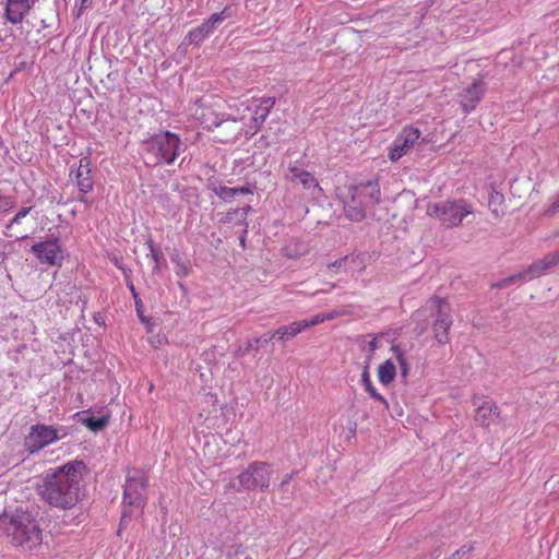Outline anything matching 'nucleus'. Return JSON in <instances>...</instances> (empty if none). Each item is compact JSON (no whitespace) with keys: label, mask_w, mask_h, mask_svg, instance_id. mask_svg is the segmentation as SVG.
<instances>
[{"label":"nucleus","mask_w":559,"mask_h":559,"mask_svg":"<svg viewBox=\"0 0 559 559\" xmlns=\"http://www.w3.org/2000/svg\"><path fill=\"white\" fill-rule=\"evenodd\" d=\"M32 211V206H24L20 209V211L12 217L10 221V224L8 227H11L12 225H19L21 224L22 219L27 216Z\"/></svg>","instance_id":"nucleus-32"},{"label":"nucleus","mask_w":559,"mask_h":559,"mask_svg":"<svg viewBox=\"0 0 559 559\" xmlns=\"http://www.w3.org/2000/svg\"><path fill=\"white\" fill-rule=\"evenodd\" d=\"M427 214L448 227L459 226L464 217L472 214V209L465 200H445L430 203Z\"/></svg>","instance_id":"nucleus-7"},{"label":"nucleus","mask_w":559,"mask_h":559,"mask_svg":"<svg viewBox=\"0 0 559 559\" xmlns=\"http://www.w3.org/2000/svg\"><path fill=\"white\" fill-rule=\"evenodd\" d=\"M287 178L293 183L302 186L305 190H310L313 197H318L322 192L314 176L306 170L297 160L288 166Z\"/></svg>","instance_id":"nucleus-13"},{"label":"nucleus","mask_w":559,"mask_h":559,"mask_svg":"<svg viewBox=\"0 0 559 559\" xmlns=\"http://www.w3.org/2000/svg\"><path fill=\"white\" fill-rule=\"evenodd\" d=\"M38 0H5L3 19L5 23L22 24Z\"/></svg>","instance_id":"nucleus-14"},{"label":"nucleus","mask_w":559,"mask_h":559,"mask_svg":"<svg viewBox=\"0 0 559 559\" xmlns=\"http://www.w3.org/2000/svg\"><path fill=\"white\" fill-rule=\"evenodd\" d=\"M370 336H371V340L364 341V345H362V350H366L369 354L367 356V361H366V362H368V365L370 364L377 349L380 347V340H381V335H370Z\"/></svg>","instance_id":"nucleus-26"},{"label":"nucleus","mask_w":559,"mask_h":559,"mask_svg":"<svg viewBox=\"0 0 559 559\" xmlns=\"http://www.w3.org/2000/svg\"><path fill=\"white\" fill-rule=\"evenodd\" d=\"M498 416V406L490 401H485L483 404L478 405L475 414V420L479 426L488 427Z\"/></svg>","instance_id":"nucleus-17"},{"label":"nucleus","mask_w":559,"mask_h":559,"mask_svg":"<svg viewBox=\"0 0 559 559\" xmlns=\"http://www.w3.org/2000/svg\"><path fill=\"white\" fill-rule=\"evenodd\" d=\"M3 210L8 211L14 207V201L10 198H3Z\"/></svg>","instance_id":"nucleus-42"},{"label":"nucleus","mask_w":559,"mask_h":559,"mask_svg":"<svg viewBox=\"0 0 559 559\" xmlns=\"http://www.w3.org/2000/svg\"><path fill=\"white\" fill-rule=\"evenodd\" d=\"M214 31L210 27V25L204 21L198 27L192 28L186 36L185 40L188 45L199 46L206 38H209Z\"/></svg>","instance_id":"nucleus-18"},{"label":"nucleus","mask_w":559,"mask_h":559,"mask_svg":"<svg viewBox=\"0 0 559 559\" xmlns=\"http://www.w3.org/2000/svg\"><path fill=\"white\" fill-rule=\"evenodd\" d=\"M559 212V192L555 195L554 201L546 211V214L554 215Z\"/></svg>","instance_id":"nucleus-34"},{"label":"nucleus","mask_w":559,"mask_h":559,"mask_svg":"<svg viewBox=\"0 0 559 559\" xmlns=\"http://www.w3.org/2000/svg\"><path fill=\"white\" fill-rule=\"evenodd\" d=\"M31 251L39 263L48 266H60L63 260L61 243L58 238L36 242L32 246Z\"/></svg>","instance_id":"nucleus-11"},{"label":"nucleus","mask_w":559,"mask_h":559,"mask_svg":"<svg viewBox=\"0 0 559 559\" xmlns=\"http://www.w3.org/2000/svg\"><path fill=\"white\" fill-rule=\"evenodd\" d=\"M94 320L99 325L105 324V320L100 313L95 314Z\"/></svg>","instance_id":"nucleus-44"},{"label":"nucleus","mask_w":559,"mask_h":559,"mask_svg":"<svg viewBox=\"0 0 559 559\" xmlns=\"http://www.w3.org/2000/svg\"><path fill=\"white\" fill-rule=\"evenodd\" d=\"M234 191H235V197L240 195V194L252 193V189L250 187L234 188Z\"/></svg>","instance_id":"nucleus-39"},{"label":"nucleus","mask_w":559,"mask_h":559,"mask_svg":"<svg viewBox=\"0 0 559 559\" xmlns=\"http://www.w3.org/2000/svg\"><path fill=\"white\" fill-rule=\"evenodd\" d=\"M3 41H4L3 37L0 36V47L2 46Z\"/></svg>","instance_id":"nucleus-47"},{"label":"nucleus","mask_w":559,"mask_h":559,"mask_svg":"<svg viewBox=\"0 0 559 559\" xmlns=\"http://www.w3.org/2000/svg\"><path fill=\"white\" fill-rule=\"evenodd\" d=\"M301 322L304 324L305 330H307V329H309L311 326L318 325V324L323 323L325 321H324L323 314L322 313H318V314L313 316L310 319L301 320Z\"/></svg>","instance_id":"nucleus-33"},{"label":"nucleus","mask_w":559,"mask_h":559,"mask_svg":"<svg viewBox=\"0 0 559 559\" xmlns=\"http://www.w3.org/2000/svg\"><path fill=\"white\" fill-rule=\"evenodd\" d=\"M354 261H355V259L353 257L352 258L344 257L343 259H340V260L334 261L333 263H330L328 265V267L333 272H335L336 270L342 269V267L344 269V271L348 272V271H353V267L349 266L348 264H349V262H354Z\"/></svg>","instance_id":"nucleus-28"},{"label":"nucleus","mask_w":559,"mask_h":559,"mask_svg":"<svg viewBox=\"0 0 559 559\" xmlns=\"http://www.w3.org/2000/svg\"><path fill=\"white\" fill-rule=\"evenodd\" d=\"M486 92V83L483 78H478L473 81V83L467 86L464 92L461 94V106L465 114H469L476 107V105L481 100L484 94Z\"/></svg>","instance_id":"nucleus-15"},{"label":"nucleus","mask_w":559,"mask_h":559,"mask_svg":"<svg viewBox=\"0 0 559 559\" xmlns=\"http://www.w3.org/2000/svg\"><path fill=\"white\" fill-rule=\"evenodd\" d=\"M557 264H559V251L550 252L546 254L540 261L532 263L526 270L512 276L506 277L493 286L501 288L518 282H526L533 280L543 275L546 271L556 266Z\"/></svg>","instance_id":"nucleus-9"},{"label":"nucleus","mask_w":559,"mask_h":559,"mask_svg":"<svg viewBox=\"0 0 559 559\" xmlns=\"http://www.w3.org/2000/svg\"><path fill=\"white\" fill-rule=\"evenodd\" d=\"M86 466L83 461H71L48 473L39 495L53 508L68 510L75 507L81 497V481Z\"/></svg>","instance_id":"nucleus-1"},{"label":"nucleus","mask_w":559,"mask_h":559,"mask_svg":"<svg viewBox=\"0 0 559 559\" xmlns=\"http://www.w3.org/2000/svg\"><path fill=\"white\" fill-rule=\"evenodd\" d=\"M274 104H275L274 97H263L260 99V103H259L260 106H264V108L269 109L270 111L273 108Z\"/></svg>","instance_id":"nucleus-36"},{"label":"nucleus","mask_w":559,"mask_h":559,"mask_svg":"<svg viewBox=\"0 0 559 559\" xmlns=\"http://www.w3.org/2000/svg\"><path fill=\"white\" fill-rule=\"evenodd\" d=\"M148 478L143 471L129 469L123 490V502L130 508L124 510L122 520L132 514L131 508L141 511L146 503V487Z\"/></svg>","instance_id":"nucleus-6"},{"label":"nucleus","mask_w":559,"mask_h":559,"mask_svg":"<svg viewBox=\"0 0 559 559\" xmlns=\"http://www.w3.org/2000/svg\"><path fill=\"white\" fill-rule=\"evenodd\" d=\"M345 216L353 222H361L366 217V209L378 204L381 191L377 182L368 181L359 186H349L340 190Z\"/></svg>","instance_id":"nucleus-3"},{"label":"nucleus","mask_w":559,"mask_h":559,"mask_svg":"<svg viewBox=\"0 0 559 559\" xmlns=\"http://www.w3.org/2000/svg\"><path fill=\"white\" fill-rule=\"evenodd\" d=\"M503 201V194L499 193V192H493L490 197V201L489 203L492 204V203H497V204H501Z\"/></svg>","instance_id":"nucleus-38"},{"label":"nucleus","mask_w":559,"mask_h":559,"mask_svg":"<svg viewBox=\"0 0 559 559\" xmlns=\"http://www.w3.org/2000/svg\"><path fill=\"white\" fill-rule=\"evenodd\" d=\"M127 286H128V288L130 289V292H131V294H132L133 299H138L139 294L136 293V290H135V288H134L133 283H132V282H129V283L127 284Z\"/></svg>","instance_id":"nucleus-43"},{"label":"nucleus","mask_w":559,"mask_h":559,"mask_svg":"<svg viewBox=\"0 0 559 559\" xmlns=\"http://www.w3.org/2000/svg\"><path fill=\"white\" fill-rule=\"evenodd\" d=\"M0 526L11 537L12 544L23 551H34L41 546L43 531L38 522L26 512L1 518Z\"/></svg>","instance_id":"nucleus-2"},{"label":"nucleus","mask_w":559,"mask_h":559,"mask_svg":"<svg viewBox=\"0 0 559 559\" xmlns=\"http://www.w3.org/2000/svg\"><path fill=\"white\" fill-rule=\"evenodd\" d=\"M60 439L59 429L56 427L35 424L25 436L23 447L28 454H35Z\"/></svg>","instance_id":"nucleus-8"},{"label":"nucleus","mask_w":559,"mask_h":559,"mask_svg":"<svg viewBox=\"0 0 559 559\" xmlns=\"http://www.w3.org/2000/svg\"><path fill=\"white\" fill-rule=\"evenodd\" d=\"M146 245L150 251L147 253V258H150L153 262L152 271L154 274H157L160 271V261L164 260V253L159 249L155 248L152 241H147Z\"/></svg>","instance_id":"nucleus-25"},{"label":"nucleus","mask_w":559,"mask_h":559,"mask_svg":"<svg viewBox=\"0 0 559 559\" xmlns=\"http://www.w3.org/2000/svg\"><path fill=\"white\" fill-rule=\"evenodd\" d=\"M76 183L82 193H87L93 189V178L91 176L90 160L86 157L80 159L75 171Z\"/></svg>","instance_id":"nucleus-16"},{"label":"nucleus","mask_w":559,"mask_h":559,"mask_svg":"<svg viewBox=\"0 0 559 559\" xmlns=\"http://www.w3.org/2000/svg\"><path fill=\"white\" fill-rule=\"evenodd\" d=\"M294 476H295L294 472L290 473V474L285 475L284 478L282 479V481L278 485L280 490L285 491L287 489L289 483L294 478Z\"/></svg>","instance_id":"nucleus-35"},{"label":"nucleus","mask_w":559,"mask_h":559,"mask_svg":"<svg viewBox=\"0 0 559 559\" xmlns=\"http://www.w3.org/2000/svg\"><path fill=\"white\" fill-rule=\"evenodd\" d=\"M391 352L393 353L401 371V377L406 380L409 373V364L406 358L405 350L402 348L400 344H393L391 347Z\"/></svg>","instance_id":"nucleus-23"},{"label":"nucleus","mask_w":559,"mask_h":559,"mask_svg":"<svg viewBox=\"0 0 559 559\" xmlns=\"http://www.w3.org/2000/svg\"><path fill=\"white\" fill-rule=\"evenodd\" d=\"M420 131L417 128L406 127L395 138L392 147L389 152V158L392 162L400 159L404 156L411 147L419 140Z\"/></svg>","instance_id":"nucleus-12"},{"label":"nucleus","mask_w":559,"mask_h":559,"mask_svg":"<svg viewBox=\"0 0 559 559\" xmlns=\"http://www.w3.org/2000/svg\"><path fill=\"white\" fill-rule=\"evenodd\" d=\"M427 306L431 309H436V319L432 331L436 341L439 344L444 345L449 342V331L453 323L450 306L444 299L439 297L431 298Z\"/></svg>","instance_id":"nucleus-10"},{"label":"nucleus","mask_w":559,"mask_h":559,"mask_svg":"<svg viewBox=\"0 0 559 559\" xmlns=\"http://www.w3.org/2000/svg\"><path fill=\"white\" fill-rule=\"evenodd\" d=\"M471 547L463 546L461 549L452 554L451 559L461 558V556L467 555L471 551Z\"/></svg>","instance_id":"nucleus-37"},{"label":"nucleus","mask_w":559,"mask_h":559,"mask_svg":"<svg viewBox=\"0 0 559 559\" xmlns=\"http://www.w3.org/2000/svg\"><path fill=\"white\" fill-rule=\"evenodd\" d=\"M245 559H252L250 556H247Z\"/></svg>","instance_id":"nucleus-48"},{"label":"nucleus","mask_w":559,"mask_h":559,"mask_svg":"<svg viewBox=\"0 0 559 559\" xmlns=\"http://www.w3.org/2000/svg\"><path fill=\"white\" fill-rule=\"evenodd\" d=\"M108 416H100L98 418L87 417L84 419V424L93 431H98L105 428L108 424Z\"/></svg>","instance_id":"nucleus-27"},{"label":"nucleus","mask_w":559,"mask_h":559,"mask_svg":"<svg viewBox=\"0 0 559 559\" xmlns=\"http://www.w3.org/2000/svg\"><path fill=\"white\" fill-rule=\"evenodd\" d=\"M0 200H3V198L0 195Z\"/></svg>","instance_id":"nucleus-49"},{"label":"nucleus","mask_w":559,"mask_h":559,"mask_svg":"<svg viewBox=\"0 0 559 559\" xmlns=\"http://www.w3.org/2000/svg\"><path fill=\"white\" fill-rule=\"evenodd\" d=\"M270 338V335L269 336H264V337H259V338H255L254 342L257 344H259L260 342H263V343H269L271 340Z\"/></svg>","instance_id":"nucleus-45"},{"label":"nucleus","mask_w":559,"mask_h":559,"mask_svg":"<svg viewBox=\"0 0 559 559\" xmlns=\"http://www.w3.org/2000/svg\"><path fill=\"white\" fill-rule=\"evenodd\" d=\"M360 382H361V385L364 386L365 391L369 393L371 399L379 401L380 403L383 404V406L385 408H389V403H388L386 399L377 391V389L374 388V385L371 381L368 362H366V365L362 369Z\"/></svg>","instance_id":"nucleus-19"},{"label":"nucleus","mask_w":559,"mask_h":559,"mask_svg":"<svg viewBox=\"0 0 559 559\" xmlns=\"http://www.w3.org/2000/svg\"><path fill=\"white\" fill-rule=\"evenodd\" d=\"M233 15V8L226 5L221 12L213 13L205 22L215 31L226 19Z\"/></svg>","instance_id":"nucleus-24"},{"label":"nucleus","mask_w":559,"mask_h":559,"mask_svg":"<svg viewBox=\"0 0 559 559\" xmlns=\"http://www.w3.org/2000/svg\"><path fill=\"white\" fill-rule=\"evenodd\" d=\"M322 314H323L324 321H330V320H333V319L342 316L343 313L340 311H330V312L322 313Z\"/></svg>","instance_id":"nucleus-41"},{"label":"nucleus","mask_w":559,"mask_h":559,"mask_svg":"<svg viewBox=\"0 0 559 559\" xmlns=\"http://www.w3.org/2000/svg\"><path fill=\"white\" fill-rule=\"evenodd\" d=\"M270 110L264 108V106H257V109L254 111V115L252 117V121L254 123V127H260L269 116Z\"/></svg>","instance_id":"nucleus-30"},{"label":"nucleus","mask_w":559,"mask_h":559,"mask_svg":"<svg viewBox=\"0 0 559 559\" xmlns=\"http://www.w3.org/2000/svg\"><path fill=\"white\" fill-rule=\"evenodd\" d=\"M173 261L175 263V273H176L177 276L186 277V276L189 275L190 266H189L188 263L182 261V259L180 257L174 258Z\"/></svg>","instance_id":"nucleus-29"},{"label":"nucleus","mask_w":559,"mask_h":559,"mask_svg":"<svg viewBox=\"0 0 559 559\" xmlns=\"http://www.w3.org/2000/svg\"><path fill=\"white\" fill-rule=\"evenodd\" d=\"M302 331H305L302 322L295 321L292 322L290 324L280 326L274 333L270 335L269 340L277 337L281 341H287L297 336Z\"/></svg>","instance_id":"nucleus-20"},{"label":"nucleus","mask_w":559,"mask_h":559,"mask_svg":"<svg viewBox=\"0 0 559 559\" xmlns=\"http://www.w3.org/2000/svg\"><path fill=\"white\" fill-rule=\"evenodd\" d=\"M239 241H240V245H241L242 247H245V242H246L245 236H241V237H240V239H239Z\"/></svg>","instance_id":"nucleus-46"},{"label":"nucleus","mask_w":559,"mask_h":559,"mask_svg":"<svg viewBox=\"0 0 559 559\" xmlns=\"http://www.w3.org/2000/svg\"><path fill=\"white\" fill-rule=\"evenodd\" d=\"M396 377V367L391 359H386L378 367V379L382 385L391 384Z\"/></svg>","instance_id":"nucleus-21"},{"label":"nucleus","mask_w":559,"mask_h":559,"mask_svg":"<svg viewBox=\"0 0 559 559\" xmlns=\"http://www.w3.org/2000/svg\"><path fill=\"white\" fill-rule=\"evenodd\" d=\"M134 304H135V308H136V313L138 316L140 317L141 321H144V317L142 316V307H143V304H142V300L141 298L138 296V299H134Z\"/></svg>","instance_id":"nucleus-40"},{"label":"nucleus","mask_w":559,"mask_h":559,"mask_svg":"<svg viewBox=\"0 0 559 559\" xmlns=\"http://www.w3.org/2000/svg\"><path fill=\"white\" fill-rule=\"evenodd\" d=\"M207 189L216 194L224 202H230L235 198L234 188L226 187L219 183L216 179L210 178L207 180Z\"/></svg>","instance_id":"nucleus-22"},{"label":"nucleus","mask_w":559,"mask_h":559,"mask_svg":"<svg viewBox=\"0 0 559 559\" xmlns=\"http://www.w3.org/2000/svg\"><path fill=\"white\" fill-rule=\"evenodd\" d=\"M270 110L264 108V106H257V109L254 111V115L252 117V121L254 123V127H260L269 116Z\"/></svg>","instance_id":"nucleus-31"},{"label":"nucleus","mask_w":559,"mask_h":559,"mask_svg":"<svg viewBox=\"0 0 559 559\" xmlns=\"http://www.w3.org/2000/svg\"><path fill=\"white\" fill-rule=\"evenodd\" d=\"M274 469L271 464L262 461L251 462L245 469L237 475L238 487L236 490L241 491H260L269 490Z\"/></svg>","instance_id":"nucleus-5"},{"label":"nucleus","mask_w":559,"mask_h":559,"mask_svg":"<svg viewBox=\"0 0 559 559\" xmlns=\"http://www.w3.org/2000/svg\"><path fill=\"white\" fill-rule=\"evenodd\" d=\"M181 140L170 131H162L143 142V151L154 165H170L179 155Z\"/></svg>","instance_id":"nucleus-4"}]
</instances>
